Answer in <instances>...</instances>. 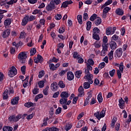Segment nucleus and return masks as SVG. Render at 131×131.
<instances>
[{
    "mask_svg": "<svg viewBox=\"0 0 131 131\" xmlns=\"http://www.w3.org/2000/svg\"><path fill=\"white\" fill-rule=\"evenodd\" d=\"M69 96H70V94L68 93V92H62L60 94V97L61 98L59 100V103L61 105H64V104H66V103H67V101H68V98H69Z\"/></svg>",
    "mask_w": 131,
    "mask_h": 131,
    "instance_id": "f257e3e1",
    "label": "nucleus"
},
{
    "mask_svg": "<svg viewBox=\"0 0 131 131\" xmlns=\"http://www.w3.org/2000/svg\"><path fill=\"white\" fill-rule=\"evenodd\" d=\"M34 20H35V15H25L22 19L21 25L22 26H25L28 22H31L34 21Z\"/></svg>",
    "mask_w": 131,
    "mask_h": 131,
    "instance_id": "f03ea898",
    "label": "nucleus"
},
{
    "mask_svg": "<svg viewBox=\"0 0 131 131\" xmlns=\"http://www.w3.org/2000/svg\"><path fill=\"white\" fill-rule=\"evenodd\" d=\"M17 58L19 62L23 64V63H25V59H27V55H26L25 52H21L18 54Z\"/></svg>",
    "mask_w": 131,
    "mask_h": 131,
    "instance_id": "7ed1b4c3",
    "label": "nucleus"
},
{
    "mask_svg": "<svg viewBox=\"0 0 131 131\" xmlns=\"http://www.w3.org/2000/svg\"><path fill=\"white\" fill-rule=\"evenodd\" d=\"M17 69H16L15 67L12 66L10 70L8 71V74L9 77H14L15 75H17Z\"/></svg>",
    "mask_w": 131,
    "mask_h": 131,
    "instance_id": "20e7f679",
    "label": "nucleus"
},
{
    "mask_svg": "<svg viewBox=\"0 0 131 131\" xmlns=\"http://www.w3.org/2000/svg\"><path fill=\"white\" fill-rule=\"evenodd\" d=\"M55 9H57V6H56L54 4H53L51 1L50 2V4H48L46 6V10L48 12H51V11L55 10Z\"/></svg>",
    "mask_w": 131,
    "mask_h": 131,
    "instance_id": "39448f33",
    "label": "nucleus"
},
{
    "mask_svg": "<svg viewBox=\"0 0 131 131\" xmlns=\"http://www.w3.org/2000/svg\"><path fill=\"white\" fill-rule=\"evenodd\" d=\"M10 33L11 30L9 29H7L2 32L1 36L3 38H7V37H9Z\"/></svg>",
    "mask_w": 131,
    "mask_h": 131,
    "instance_id": "423d86ee",
    "label": "nucleus"
},
{
    "mask_svg": "<svg viewBox=\"0 0 131 131\" xmlns=\"http://www.w3.org/2000/svg\"><path fill=\"white\" fill-rule=\"evenodd\" d=\"M118 106L120 109H122V110L125 108V102L122 98L119 99Z\"/></svg>",
    "mask_w": 131,
    "mask_h": 131,
    "instance_id": "0eeeda50",
    "label": "nucleus"
},
{
    "mask_svg": "<svg viewBox=\"0 0 131 131\" xmlns=\"http://www.w3.org/2000/svg\"><path fill=\"white\" fill-rule=\"evenodd\" d=\"M111 10V8L109 7H105L103 10L102 12V18H107V14L108 12Z\"/></svg>",
    "mask_w": 131,
    "mask_h": 131,
    "instance_id": "6e6552de",
    "label": "nucleus"
},
{
    "mask_svg": "<svg viewBox=\"0 0 131 131\" xmlns=\"http://www.w3.org/2000/svg\"><path fill=\"white\" fill-rule=\"evenodd\" d=\"M123 53L122 48L117 49L115 52V57L117 56L118 58H120L122 56Z\"/></svg>",
    "mask_w": 131,
    "mask_h": 131,
    "instance_id": "1a4fd4ad",
    "label": "nucleus"
},
{
    "mask_svg": "<svg viewBox=\"0 0 131 131\" xmlns=\"http://www.w3.org/2000/svg\"><path fill=\"white\" fill-rule=\"evenodd\" d=\"M67 79L69 81H71L74 79V74L71 71H69L67 73Z\"/></svg>",
    "mask_w": 131,
    "mask_h": 131,
    "instance_id": "9d476101",
    "label": "nucleus"
},
{
    "mask_svg": "<svg viewBox=\"0 0 131 131\" xmlns=\"http://www.w3.org/2000/svg\"><path fill=\"white\" fill-rule=\"evenodd\" d=\"M34 63L36 64H37L38 63H41L43 61V58L41 55L38 54L37 56V58L35 57V59H34Z\"/></svg>",
    "mask_w": 131,
    "mask_h": 131,
    "instance_id": "9b49d317",
    "label": "nucleus"
},
{
    "mask_svg": "<svg viewBox=\"0 0 131 131\" xmlns=\"http://www.w3.org/2000/svg\"><path fill=\"white\" fill-rule=\"evenodd\" d=\"M51 89L53 92H57V91H58V89H59L58 83H57L56 82H53L51 84Z\"/></svg>",
    "mask_w": 131,
    "mask_h": 131,
    "instance_id": "f8f14e48",
    "label": "nucleus"
},
{
    "mask_svg": "<svg viewBox=\"0 0 131 131\" xmlns=\"http://www.w3.org/2000/svg\"><path fill=\"white\" fill-rule=\"evenodd\" d=\"M11 23H12V18H8L4 20V26L5 28L9 27V26L11 25Z\"/></svg>",
    "mask_w": 131,
    "mask_h": 131,
    "instance_id": "ddd939ff",
    "label": "nucleus"
},
{
    "mask_svg": "<svg viewBox=\"0 0 131 131\" xmlns=\"http://www.w3.org/2000/svg\"><path fill=\"white\" fill-rule=\"evenodd\" d=\"M110 47L111 50H115L117 48V44L115 41L112 40L110 43Z\"/></svg>",
    "mask_w": 131,
    "mask_h": 131,
    "instance_id": "4468645a",
    "label": "nucleus"
},
{
    "mask_svg": "<svg viewBox=\"0 0 131 131\" xmlns=\"http://www.w3.org/2000/svg\"><path fill=\"white\" fill-rule=\"evenodd\" d=\"M19 100H20V97L19 96L14 97L11 100V105H17V104L19 103Z\"/></svg>",
    "mask_w": 131,
    "mask_h": 131,
    "instance_id": "2eb2a0df",
    "label": "nucleus"
},
{
    "mask_svg": "<svg viewBox=\"0 0 131 131\" xmlns=\"http://www.w3.org/2000/svg\"><path fill=\"white\" fill-rule=\"evenodd\" d=\"M9 90H6L3 93V100H8L9 99Z\"/></svg>",
    "mask_w": 131,
    "mask_h": 131,
    "instance_id": "dca6fc26",
    "label": "nucleus"
},
{
    "mask_svg": "<svg viewBox=\"0 0 131 131\" xmlns=\"http://www.w3.org/2000/svg\"><path fill=\"white\" fill-rule=\"evenodd\" d=\"M116 14L117 15H118L119 16H122V15L124 14V12L123 11V10L120 8H118L116 10Z\"/></svg>",
    "mask_w": 131,
    "mask_h": 131,
    "instance_id": "f3484780",
    "label": "nucleus"
},
{
    "mask_svg": "<svg viewBox=\"0 0 131 131\" xmlns=\"http://www.w3.org/2000/svg\"><path fill=\"white\" fill-rule=\"evenodd\" d=\"M106 108H103L101 112L99 114V116H100V119L101 118H104L105 117V115L106 114Z\"/></svg>",
    "mask_w": 131,
    "mask_h": 131,
    "instance_id": "a211bd4d",
    "label": "nucleus"
},
{
    "mask_svg": "<svg viewBox=\"0 0 131 131\" xmlns=\"http://www.w3.org/2000/svg\"><path fill=\"white\" fill-rule=\"evenodd\" d=\"M112 27H108L105 31V33L106 35H112Z\"/></svg>",
    "mask_w": 131,
    "mask_h": 131,
    "instance_id": "6ab92c4d",
    "label": "nucleus"
},
{
    "mask_svg": "<svg viewBox=\"0 0 131 131\" xmlns=\"http://www.w3.org/2000/svg\"><path fill=\"white\" fill-rule=\"evenodd\" d=\"M94 23L96 26H99L102 23V19L100 17H97V19L95 20Z\"/></svg>",
    "mask_w": 131,
    "mask_h": 131,
    "instance_id": "aec40b11",
    "label": "nucleus"
},
{
    "mask_svg": "<svg viewBox=\"0 0 131 131\" xmlns=\"http://www.w3.org/2000/svg\"><path fill=\"white\" fill-rule=\"evenodd\" d=\"M27 35V34L26 33H25V31H23L22 32H20V35L19 36V38L20 39H23V38H26Z\"/></svg>",
    "mask_w": 131,
    "mask_h": 131,
    "instance_id": "412c9836",
    "label": "nucleus"
},
{
    "mask_svg": "<svg viewBox=\"0 0 131 131\" xmlns=\"http://www.w3.org/2000/svg\"><path fill=\"white\" fill-rule=\"evenodd\" d=\"M12 46L15 47L16 49H19L20 46H22V42L19 41L18 43L16 42V41H14L12 42Z\"/></svg>",
    "mask_w": 131,
    "mask_h": 131,
    "instance_id": "4be33fe9",
    "label": "nucleus"
},
{
    "mask_svg": "<svg viewBox=\"0 0 131 131\" xmlns=\"http://www.w3.org/2000/svg\"><path fill=\"white\" fill-rule=\"evenodd\" d=\"M97 100L99 103H102L103 102V97H102V93L100 92L97 96Z\"/></svg>",
    "mask_w": 131,
    "mask_h": 131,
    "instance_id": "5701e85b",
    "label": "nucleus"
},
{
    "mask_svg": "<svg viewBox=\"0 0 131 131\" xmlns=\"http://www.w3.org/2000/svg\"><path fill=\"white\" fill-rule=\"evenodd\" d=\"M81 74H82V71H77L75 73V76L77 77V78H80V76H81Z\"/></svg>",
    "mask_w": 131,
    "mask_h": 131,
    "instance_id": "b1692460",
    "label": "nucleus"
},
{
    "mask_svg": "<svg viewBox=\"0 0 131 131\" xmlns=\"http://www.w3.org/2000/svg\"><path fill=\"white\" fill-rule=\"evenodd\" d=\"M50 89V87L47 85L46 86L45 89L43 90V94L45 95V96H48L49 95V89Z\"/></svg>",
    "mask_w": 131,
    "mask_h": 131,
    "instance_id": "393cba45",
    "label": "nucleus"
},
{
    "mask_svg": "<svg viewBox=\"0 0 131 131\" xmlns=\"http://www.w3.org/2000/svg\"><path fill=\"white\" fill-rule=\"evenodd\" d=\"M3 131H13V127L9 126H5L3 128Z\"/></svg>",
    "mask_w": 131,
    "mask_h": 131,
    "instance_id": "a878e982",
    "label": "nucleus"
},
{
    "mask_svg": "<svg viewBox=\"0 0 131 131\" xmlns=\"http://www.w3.org/2000/svg\"><path fill=\"white\" fill-rule=\"evenodd\" d=\"M8 119H9V121H10V122H11V121H13L14 122H15V121H16V115H12L10 116L8 118Z\"/></svg>",
    "mask_w": 131,
    "mask_h": 131,
    "instance_id": "bb28decb",
    "label": "nucleus"
},
{
    "mask_svg": "<svg viewBox=\"0 0 131 131\" xmlns=\"http://www.w3.org/2000/svg\"><path fill=\"white\" fill-rule=\"evenodd\" d=\"M91 27H92V22L91 21H88L86 23V31H90V30H91Z\"/></svg>",
    "mask_w": 131,
    "mask_h": 131,
    "instance_id": "cd10ccee",
    "label": "nucleus"
},
{
    "mask_svg": "<svg viewBox=\"0 0 131 131\" xmlns=\"http://www.w3.org/2000/svg\"><path fill=\"white\" fill-rule=\"evenodd\" d=\"M20 70L22 74L25 75L26 74V66H23L20 68Z\"/></svg>",
    "mask_w": 131,
    "mask_h": 131,
    "instance_id": "c85d7f7f",
    "label": "nucleus"
},
{
    "mask_svg": "<svg viewBox=\"0 0 131 131\" xmlns=\"http://www.w3.org/2000/svg\"><path fill=\"white\" fill-rule=\"evenodd\" d=\"M34 105L33 104V103L31 102H28L26 103H25V106L27 107V108H30V107H33Z\"/></svg>",
    "mask_w": 131,
    "mask_h": 131,
    "instance_id": "c756f323",
    "label": "nucleus"
},
{
    "mask_svg": "<svg viewBox=\"0 0 131 131\" xmlns=\"http://www.w3.org/2000/svg\"><path fill=\"white\" fill-rule=\"evenodd\" d=\"M100 29L98 28V27H95L93 30V34H98V33H100Z\"/></svg>",
    "mask_w": 131,
    "mask_h": 131,
    "instance_id": "7c9ffc66",
    "label": "nucleus"
},
{
    "mask_svg": "<svg viewBox=\"0 0 131 131\" xmlns=\"http://www.w3.org/2000/svg\"><path fill=\"white\" fill-rule=\"evenodd\" d=\"M78 23L80 25L82 24V16L81 15H78L77 16Z\"/></svg>",
    "mask_w": 131,
    "mask_h": 131,
    "instance_id": "2f4dec72",
    "label": "nucleus"
},
{
    "mask_svg": "<svg viewBox=\"0 0 131 131\" xmlns=\"http://www.w3.org/2000/svg\"><path fill=\"white\" fill-rule=\"evenodd\" d=\"M90 86H91V84L89 82H85L83 83V88L85 90H88V89H90Z\"/></svg>",
    "mask_w": 131,
    "mask_h": 131,
    "instance_id": "473e14b6",
    "label": "nucleus"
},
{
    "mask_svg": "<svg viewBox=\"0 0 131 131\" xmlns=\"http://www.w3.org/2000/svg\"><path fill=\"white\" fill-rule=\"evenodd\" d=\"M92 37L95 40H100V36L98 34H93Z\"/></svg>",
    "mask_w": 131,
    "mask_h": 131,
    "instance_id": "72a5a7b5",
    "label": "nucleus"
},
{
    "mask_svg": "<svg viewBox=\"0 0 131 131\" xmlns=\"http://www.w3.org/2000/svg\"><path fill=\"white\" fill-rule=\"evenodd\" d=\"M80 57V55H79V54H78V52H74V54L73 55V57L74 58V59H76V60H77V59H78V58H79Z\"/></svg>",
    "mask_w": 131,
    "mask_h": 131,
    "instance_id": "f704fd0d",
    "label": "nucleus"
},
{
    "mask_svg": "<svg viewBox=\"0 0 131 131\" xmlns=\"http://www.w3.org/2000/svg\"><path fill=\"white\" fill-rule=\"evenodd\" d=\"M48 120H49V118L47 117L46 118H44L43 120V123L41 125L42 127L43 126H47V125H48Z\"/></svg>",
    "mask_w": 131,
    "mask_h": 131,
    "instance_id": "c9c22d12",
    "label": "nucleus"
},
{
    "mask_svg": "<svg viewBox=\"0 0 131 131\" xmlns=\"http://www.w3.org/2000/svg\"><path fill=\"white\" fill-rule=\"evenodd\" d=\"M97 14L94 13L93 14L90 18V21H92V22H94L96 19H97Z\"/></svg>",
    "mask_w": 131,
    "mask_h": 131,
    "instance_id": "e433bc0d",
    "label": "nucleus"
},
{
    "mask_svg": "<svg viewBox=\"0 0 131 131\" xmlns=\"http://www.w3.org/2000/svg\"><path fill=\"white\" fill-rule=\"evenodd\" d=\"M57 85H58L61 89H64V88H65V84H64L63 81H60L57 84Z\"/></svg>",
    "mask_w": 131,
    "mask_h": 131,
    "instance_id": "4c0bfd02",
    "label": "nucleus"
},
{
    "mask_svg": "<svg viewBox=\"0 0 131 131\" xmlns=\"http://www.w3.org/2000/svg\"><path fill=\"white\" fill-rule=\"evenodd\" d=\"M38 84L39 85V88L41 89L45 86V81L43 80L39 81Z\"/></svg>",
    "mask_w": 131,
    "mask_h": 131,
    "instance_id": "58836bf2",
    "label": "nucleus"
},
{
    "mask_svg": "<svg viewBox=\"0 0 131 131\" xmlns=\"http://www.w3.org/2000/svg\"><path fill=\"white\" fill-rule=\"evenodd\" d=\"M94 116L98 119V120H101V117L100 116V112H97L94 114Z\"/></svg>",
    "mask_w": 131,
    "mask_h": 131,
    "instance_id": "ea45409f",
    "label": "nucleus"
},
{
    "mask_svg": "<svg viewBox=\"0 0 131 131\" xmlns=\"http://www.w3.org/2000/svg\"><path fill=\"white\" fill-rule=\"evenodd\" d=\"M102 50L108 51V43H103L102 44Z\"/></svg>",
    "mask_w": 131,
    "mask_h": 131,
    "instance_id": "a19ab883",
    "label": "nucleus"
},
{
    "mask_svg": "<svg viewBox=\"0 0 131 131\" xmlns=\"http://www.w3.org/2000/svg\"><path fill=\"white\" fill-rule=\"evenodd\" d=\"M30 56H34L36 54V49L33 48L30 51Z\"/></svg>",
    "mask_w": 131,
    "mask_h": 131,
    "instance_id": "79ce46f5",
    "label": "nucleus"
},
{
    "mask_svg": "<svg viewBox=\"0 0 131 131\" xmlns=\"http://www.w3.org/2000/svg\"><path fill=\"white\" fill-rule=\"evenodd\" d=\"M51 2L54 5H60V4H61V0H52Z\"/></svg>",
    "mask_w": 131,
    "mask_h": 131,
    "instance_id": "37998d69",
    "label": "nucleus"
},
{
    "mask_svg": "<svg viewBox=\"0 0 131 131\" xmlns=\"http://www.w3.org/2000/svg\"><path fill=\"white\" fill-rule=\"evenodd\" d=\"M49 68L50 70H52V71H55L56 70V67L55 66V64L54 63H51L49 64Z\"/></svg>",
    "mask_w": 131,
    "mask_h": 131,
    "instance_id": "c03bdc74",
    "label": "nucleus"
},
{
    "mask_svg": "<svg viewBox=\"0 0 131 131\" xmlns=\"http://www.w3.org/2000/svg\"><path fill=\"white\" fill-rule=\"evenodd\" d=\"M45 71L43 70H41L39 72V75H38V77L39 78H41L43 77V76L45 75Z\"/></svg>",
    "mask_w": 131,
    "mask_h": 131,
    "instance_id": "a18cd8bd",
    "label": "nucleus"
},
{
    "mask_svg": "<svg viewBox=\"0 0 131 131\" xmlns=\"http://www.w3.org/2000/svg\"><path fill=\"white\" fill-rule=\"evenodd\" d=\"M72 127V125L71 124H68L66 126L65 130L66 131L70 130Z\"/></svg>",
    "mask_w": 131,
    "mask_h": 131,
    "instance_id": "49530a36",
    "label": "nucleus"
},
{
    "mask_svg": "<svg viewBox=\"0 0 131 131\" xmlns=\"http://www.w3.org/2000/svg\"><path fill=\"white\" fill-rule=\"evenodd\" d=\"M88 97L86 99L88 100H90L93 97V94H92V91H90L89 92L87 93Z\"/></svg>",
    "mask_w": 131,
    "mask_h": 131,
    "instance_id": "de8ad7c7",
    "label": "nucleus"
},
{
    "mask_svg": "<svg viewBox=\"0 0 131 131\" xmlns=\"http://www.w3.org/2000/svg\"><path fill=\"white\" fill-rule=\"evenodd\" d=\"M119 37L118 36H117V35L116 34H114L111 38L112 40L116 41V40H118V38Z\"/></svg>",
    "mask_w": 131,
    "mask_h": 131,
    "instance_id": "09e8293b",
    "label": "nucleus"
},
{
    "mask_svg": "<svg viewBox=\"0 0 131 131\" xmlns=\"http://www.w3.org/2000/svg\"><path fill=\"white\" fill-rule=\"evenodd\" d=\"M92 77H93V75L92 74H89L88 75H86L84 77V79H92Z\"/></svg>",
    "mask_w": 131,
    "mask_h": 131,
    "instance_id": "8fccbe9b",
    "label": "nucleus"
},
{
    "mask_svg": "<svg viewBox=\"0 0 131 131\" xmlns=\"http://www.w3.org/2000/svg\"><path fill=\"white\" fill-rule=\"evenodd\" d=\"M96 103H97V100H96V98L93 97L91 99V101L90 103V105L92 106V105H94V104H96Z\"/></svg>",
    "mask_w": 131,
    "mask_h": 131,
    "instance_id": "3c124183",
    "label": "nucleus"
},
{
    "mask_svg": "<svg viewBox=\"0 0 131 131\" xmlns=\"http://www.w3.org/2000/svg\"><path fill=\"white\" fill-rule=\"evenodd\" d=\"M55 19H56V20H61V19H62V15L61 14H57L55 16Z\"/></svg>",
    "mask_w": 131,
    "mask_h": 131,
    "instance_id": "603ef678",
    "label": "nucleus"
},
{
    "mask_svg": "<svg viewBox=\"0 0 131 131\" xmlns=\"http://www.w3.org/2000/svg\"><path fill=\"white\" fill-rule=\"evenodd\" d=\"M32 93L33 94V95H37V94H38V93H39V89H33V90H32Z\"/></svg>",
    "mask_w": 131,
    "mask_h": 131,
    "instance_id": "864d4df0",
    "label": "nucleus"
},
{
    "mask_svg": "<svg viewBox=\"0 0 131 131\" xmlns=\"http://www.w3.org/2000/svg\"><path fill=\"white\" fill-rule=\"evenodd\" d=\"M77 60H78V63L79 64H82V63L84 62V60L83 59V58L80 57V56L78 58H77Z\"/></svg>",
    "mask_w": 131,
    "mask_h": 131,
    "instance_id": "5fc2aeb1",
    "label": "nucleus"
},
{
    "mask_svg": "<svg viewBox=\"0 0 131 131\" xmlns=\"http://www.w3.org/2000/svg\"><path fill=\"white\" fill-rule=\"evenodd\" d=\"M115 130L118 131L120 129V123H117L115 126Z\"/></svg>",
    "mask_w": 131,
    "mask_h": 131,
    "instance_id": "6e6d98bb",
    "label": "nucleus"
},
{
    "mask_svg": "<svg viewBox=\"0 0 131 131\" xmlns=\"http://www.w3.org/2000/svg\"><path fill=\"white\" fill-rule=\"evenodd\" d=\"M121 73H121V72H120L119 70H117V75L119 79H120V78H121V75H122Z\"/></svg>",
    "mask_w": 131,
    "mask_h": 131,
    "instance_id": "4d7b16f0",
    "label": "nucleus"
},
{
    "mask_svg": "<svg viewBox=\"0 0 131 131\" xmlns=\"http://www.w3.org/2000/svg\"><path fill=\"white\" fill-rule=\"evenodd\" d=\"M110 75L111 77H113L114 76V74H115V69H113L112 71L109 72Z\"/></svg>",
    "mask_w": 131,
    "mask_h": 131,
    "instance_id": "13d9d810",
    "label": "nucleus"
},
{
    "mask_svg": "<svg viewBox=\"0 0 131 131\" xmlns=\"http://www.w3.org/2000/svg\"><path fill=\"white\" fill-rule=\"evenodd\" d=\"M62 112V108L59 107L55 112V114H56V115H58V114H60V113H61V112Z\"/></svg>",
    "mask_w": 131,
    "mask_h": 131,
    "instance_id": "bf43d9fd",
    "label": "nucleus"
},
{
    "mask_svg": "<svg viewBox=\"0 0 131 131\" xmlns=\"http://www.w3.org/2000/svg\"><path fill=\"white\" fill-rule=\"evenodd\" d=\"M105 63L104 62H101L98 67V68H100V69H103L104 67H105Z\"/></svg>",
    "mask_w": 131,
    "mask_h": 131,
    "instance_id": "052dcab7",
    "label": "nucleus"
},
{
    "mask_svg": "<svg viewBox=\"0 0 131 131\" xmlns=\"http://www.w3.org/2000/svg\"><path fill=\"white\" fill-rule=\"evenodd\" d=\"M125 34V28L123 27L121 29V35L123 36V35H124Z\"/></svg>",
    "mask_w": 131,
    "mask_h": 131,
    "instance_id": "680f3d73",
    "label": "nucleus"
},
{
    "mask_svg": "<svg viewBox=\"0 0 131 131\" xmlns=\"http://www.w3.org/2000/svg\"><path fill=\"white\" fill-rule=\"evenodd\" d=\"M128 119L126 120L125 123H127V124H129L131 122V114L128 115Z\"/></svg>",
    "mask_w": 131,
    "mask_h": 131,
    "instance_id": "e2e57ef3",
    "label": "nucleus"
},
{
    "mask_svg": "<svg viewBox=\"0 0 131 131\" xmlns=\"http://www.w3.org/2000/svg\"><path fill=\"white\" fill-rule=\"evenodd\" d=\"M68 71V70L61 71V72L59 73L60 76H63V75H64V74H66V72H67Z\"/></svg>",
    "mask_w": 131,
    "mask_h": 131,
    "instance_id": "0e129e2a",
    "label": "nucleus"
},
{
    "mask_svg": "<svg viewBox=\"0 0 131 131\" xmlns=\"http://www.w3.org/2000/svg\"><path fill=\"white\" fill-rule=\"evenodd\" d=\"M78 100V97H74V98L73 99V102H72L73 104L75 105L76 104V103H77Z\"/></svg>",
    "mask_w": 131,
    "mask_h": 131,
    "instance_id": "69168bd1",
    "label": "nucleus"
},
{
    "mask_svg": "<svg viewBox=\"0 0 131 131\" xmlns=\"http://www.w3.org/2000/svg\"><path fill=\"white\" fill-rule=\"evenodd\" d=\"M100 43H101V42H95L94 43L95 48H101V45H100Z\"/></svg>",
    "mask_w": 131,
    "mask_h": 131,
    "instance_id": "338daca9",
    "label": "nucleus"
},
{
    "mask_svg": "<svg viewBox=\"0 0 131 131\" xmlns=\"http://www.w3.org/2000/svg\"><path fill=\"white\" fill-rule=\"evenodd\" d=\"M51 131H59V129L56 126H53L50 128Z\"/></svg>",
    "mask_w": 131,
    "mask_h": 131,
    "instance_id": "774afa93",
    "label": "nucleus"
}]
</instances>
